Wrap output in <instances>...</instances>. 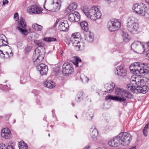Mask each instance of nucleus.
Masks as SVG:
<instances>
[{
    "mask_svg": "<svg viewBox=\"0 0 149 149\" xmlns=\"http://www.w3.org/2000/svg\"><path fill=\"white\" fill-rule=\"evenodd\" d=\"M132 140V136L129 133L122 132L113 140H110L108 144L113 147H117L119 145L127 146L130 144Z\"/></svg>",
    "mask_w": 149,
    "mask_h": 149,
    "instance_id": "f257e3e1",
    "label": "nucleus"
},
{
    "mask_svg": "<svg viewBox=\"0 0 149 149\" xmlns=\"http://www.w3.org/2000/svg\"><path fill=\"white\" fill-rule=\"evenodd\" d=\"M115 93L119 96H113L111 95L106 96V100H114L123 102L125 101L126 98L131 99L133 97V95L130 92L123 88H117L116 89Z\"/></svg>",
    "mask_w": 149,
    "mask_h": 149,
    "instance_id": "f03ea898",
    "label": "nucleus"
},
{
    "mask_svg": "<svg viewBox=\"0 0 149 149\" xmlns=\"http://www.w3.org/2000/svg\"><path fill=\"white\" fill-rule=\"evenodd\" d=\"M148 68L146 65L140 62H135L132 64L130 66V69L131 72L139 76L143 74L148 73Z\"/></svg>",
    "mask_w": 149,
    "mask_h": 149,
    "instance_id": "7ed1b4c3",
    "label": "nucleus"
},
{
    "mask_svg": "<svg viewBox=\"0 0 149 149\" xmlns=\"http://www.w3.org/2000/svg\"><path fill=\"white\" fill-rule=\"evenodd\" d=\"M87 8L84 7L82 10L87 17L94 21L101 18V13L97 7L96 6L92 7L88 10H87Z\"/></svg>",
    "mask_w": 149,
    "mask_h": 149,
    "instance_id": "20e7f679",
    "label": "nucleus"
},
{
    "mask_svg": "<svg viewBox=\"0 0 149 149\" xmlns=\"http://www.w3.org/2000/svg\"><path fill=\"white\" fill-rule=\"evenodd\" d=\"M61 3L60 0H46L43 7L46 10L53 12L58 11L60 9Z\"/></svg>",
    "mask_w": 149,
    "mask_h": 149,
    "instance_id": "39448f33",
    "label": "nucleus"
},
{
    "mask_svg": "<svg viewBox=\"0 0 149 149\" xmlns=\"http://www.w3.org/2000/svg\"><path fill=\"white\" fill-rule=\"evenodd\" d=\"M145 45L146 43L145 42L135 41L131 45V48L133 50H136L137 53L141 54L146 52Z\"/></svg>",
    "mask_w": 149,
    "mask_h": 149,
    "instance_id": "423d86ee",
    "label": "nucleus"
},
{
    "mask_svg": "<svg viewBox=\"0 0 149 149\" xmlns=\"http://www.w3.org/2000/svg\"><path fill=\"white\" fill-rule=\"evenodd\" d=\"M128 30L131 33L135 34L138 33L139 28V24L135 21V19L132 18L127 22Z\"/></svg>",
    "mask_w": 149,
    "mask_h": 149,
    "instance_id": "0eeeda50",
    "label": "nucleus"
},
{
    "mask_svg": "<svg viewBox=\"0 0 149 149\" xmlns=\"http://www.w3.org/2000/svg\"><path fill=\"white\" fill-rule=\"evenodd\" d=\"M149 80L145 78L143 79H140L138 77H132L131 79V84L128 85H133L136 87L143 86H147Z\"/></svg>",
    "mask_w": 149,
    "mask_h": 149,
    "instance_id": "6e6552de",
    "label": "nucleus"
},
{
    "mask_svg": "<svg viewBox=\"0 0 149 149\" xmlns=\"http://www.w3.org/2000/svg\"><path fill=\"white\" fill-rule=\"evenodd\" d=\"M133 10L136 13L144 15L146 18H149V11L148 13H145V9L143 7V4H139L137 3L134 5L132 8Z\"/></svg>",
    "mask_w": 149,
    "mask_h": 149,
    "instance_id": "1a4fd4ad",
    "label": "nucleus"
},
{
    "mask_svg": "<svg viewBox=\"0 0 149 149\" xmlns=\"http://www.w3.org/2000/svg\"><path fill=\"white\" fill-rule=\"evenodd\" d=\"M121 26V23L117 19H112L108 23L107 27L111 32L115 31L119 29Z\"/></svg>",
    "mask_w": 149,
    "mask_h": 149,
    "instance_id": "9d476101",
    "label": "nucleus"
},
{
    "mask_svg": "<svg viewBox=\"0 0 149 149\" xmlns=\"http://www.w3.org/2000/svg\"><path fill=\"white\" fill-rule=\"evenodd\" d=\"M128 90H130L133 93H145L148 90V88L147 86H143L136 87L133 85H127Z\"/></svg>",
    "mask_w": 149,
    "mask_h": 149,
    "instance_id": "9b49d317",
    "label": "nucleus"
},
{
    "mask_svg": "<svg viewBox=\"0 0 149 149\" xmlns=\"http://www.w3.org/2000/svg\"><path fill=\"white\" fill-rule=\"evenodd\" d=\"M40 51L38 48L35 50V54L33 56V62L35 65L39 64L44 58L43 56L40 54Z\"/></svg>",
    "mask_w": 149,
    "mask_h": 149,
    "instance_id": "f8f14e48",
    "label": "nucleus"
},
{
    "mask_svg": "<svg viewBox=\"0 0 149 149\" xmlns=\"http://www.w3.org/2000/svg\"><path fill=\"white\" fill-rule=\"evenodd\" d=\"M74 72L72 64L66 63L63 65L62 72L63 74H71Z\"/></svg>",
    "mask_w": 149,
    "mask_h": 149,
    "instance_id": "ddd939ff",
    "label": "nucleus"
},
{
    "mask_svg": "<svg viewBox=\"0 0 149 149\" xmlns=\"http://www.w3.org/2000/svg\"><path fill=\"white\" fill-rule=\"evenodd\" d=\"M27 12L30 14H38L42 11L41 8L36 5H32L29 6L27 9Z\"/></svg>",
    "mask_w": 149,
    "mask_h": 149,
    "instance_id": "4468645a",
    "label": "nucleus"
},
{
    "mask_svg": "<svg viewBox=\"0 0 149 149\" xmlns=\"http://www.w3.org/2000/svg\"><path fill=\"white\" fill-rule=\"evenodd\" d=\"M37 70L40 72L42 75H46L48 71V67L45 65L41 63L37 66Z\"/></svg>",
    "mask_w": 149,
    "mask_h": 149,
    "instance_id": "2eb2a0df",
    "label": "nucleus"
},
{
    "mask_svg": "<svg viewBox=\"0 0 149 149\" xmlns=\"http://www.w3.org/2000/svg\"><path fill=\"white\" fill-rule=\"evenodd\" d=\"M114 73L116 74L121 77H124L126 75L125 70L122 66H117L116 68Z\"/></svg>",
    "mask_w": 149,
    "mask_h": 149,
    "instance_id": "dca6fc26",
    "label": "nucleus"
},
{
    "mask_svg": "<svg viewBox=\"0 0 149 149\" xmlns=\"http://www.w3.org/2000/svg\"><path fill=\"white\" fill-rule=\"evenodd\" d=\"M68 24L67 21L62 20L59 24L58 29L61 31H66L68 30Z\"/></svg>",
    "mask_w": 149,
    "mask_h": 149,
    "instance_id": "f3484780",
    "label": "nucleus"
},
{
    "mask_svg": "<svg viewBox=\"0 0 149 149\" xmlns=\"http://www.w3.org/2000/svg\"><path fill=\"white\" fill-rule=\"evenodd\" d=\"M11 132L9 129L7 128L3 129L1 132L2 136L5 139H8L10 136Z\"/></svg>",
    "mask_w": 149,
    "mask_h": 149,
    "instance_id": "a211bd4d",
    "label": "nucleus"
},
{
    "mask_svg": "<svg viewBox=\"0 0 149 149\" xmlns=\"http://www.w3.org/2000/svg\"><path fill=\"white\" fill-rule=\"evenodd\" d=\"M71 41L72 43L74 46L76 48L77 50H79L83 47L84 44L82 42H80L79 40H77L73 39L71 40Z\"/></svg>",
    "mask_w": 149,
    "mask_h": 149,
    "instance_id": "6ab92c4d",
    "label": "nucleus"
},
{
    "mask_svg": "<svg viewBox=\"0 0 149 149\" xmlns=\"http://www.w3.org/2000/svg\"><path fill=\"white\" fill-rule=\"evenodd\" d=\"M90 131L92 138L94 140L96 139L98 135V131L95 127L93 126L90 129Z\"/></svg>",
    "mask_w": 149,
    "mask_h": 149,
    "instance_id": "aec40b11",
    "label": "nucleus"
},
{
    "mask_svg": "<svg viewBox=\"0 0 149 149\" xmlns=\"http://www.w3.org/2000/svg\"><path fill=\"white\" fill-rule=\"evenodd\" d=\"M115 86V84L113 83H111L110 84H105V88L107 89V90L105 91L104 92L109 93L112 92Z\"/></svg>",
    "mask_w": 149,
    "mask_h": 149,
    "instance_id": "412c9836",
    "label": "nucleus"
},
{
    "mask_svg": "<svg viewBox=\"0 0 149 149\" xmlns=\"http://www.w3.org/2000/svg\"><path fill=\"white\" fill-rule=\"evenodd\" d=\"M44 85L49 88H52L55 86V83L50 80H47L44 82Z\"/></svg>",
    "mask_w": 149,
    "mask_h": 149,
    "instance_id": "4be33fe9",
    "label": "nucleus"
},
{
    "mask_svg": "<svg viewBox=\"0 0 149 149\" xmlns=\"http://www.w3.org/2000/svg\"><path fill=\"white\" fill-rule=\"evenodd\" d=\"M8 44L5 36L3 34H0V46L7 45Z\"/></svg>",
    "mask_w": 149,
    "mask_h": 149,
    "instance_id": "5701e85b",
    "label": "nucleus"
},
{
    "mask_svg": "<svg viewBox=\"0 0 149 149\" xmlns=\"http://www.w3.org/2000/svg\"><path fill=\"white\" fill-rule=\"evenodd\" d=\"M77 5L76 3L73 2L67 8L66 10L70 11H73L75 10L77 7Z\"/></svg>",
    "mask_w": 149,
    "mask_h": 149,
    "instance_id": "b1692460",
    "label": "nucleus"
},
{
    "mask_svg": "<svg viewBox=\"0 0 149 149\" xmlns=\"http://www.w3.org/2000/svg\"><path fill=\"white\" fill-rule=\"evenodd\" d=\"M18 25L19 27L23 29H25L26 27L25 20L22 17L20 18L19 20L18 21Z\"/></svg>",
    "mask_w": 149,
    "mask_h": 149,
    "instance_id": "393cba45",
    "label": "nucleus"
},
{
    "mask_svg": "<svg viewBox=\"0 0 149 149\" xmlns=\"http://www.w3.org/2000/svg\"><path fill=\"white\" fill-rule=\"evenodd\" d=\"M94 36L93 33L89 32L85 36V39L88 42H92L93 41Z\"/></svg>",
    "mask_w": 149,
    "mask_h": 149,
    "instance_id": "a878e982",
    "label": "nucleus"
},
{
    "mask_svg": "<svg viewBox=\"0 0 149 149\" xmlns=\"http://www.w3.org/2000/svg\"><path fill=\"white\" fill-rule=\"evenodd\" d=\"M80 25L81 29L85 31H88V24L86 21H83L80 22Z\"/></svg>",
    "mask_w": 149,
    "mask_h": 149,
    "instance_id": "bb28decb",
    "label": "nucleus"
},
{
    "mask_svg": "<svg viewBox=\"0 0 149 149\" xmlns=\"http://www.w3.org/2000/svg\"><path fill=\"white\" fill-rule=\"evenodd\" d=\"M19 149H27L28 146L26 144L24 141H21L19 142Z\"/></svg>",
    "mask_w": 149,
    "mask_h": 149,
    "instance_id": "cd10ccee",
    "label": "nucleus"
},
{
    "mask_svg": "<svg viewBox=\"0 0 149 149\" xmlns=\"http://www.w3.org/2000/svg\"><path fill=\"white\" fill-rule=\"evenodd\" d=\"M32 27L35 30L37 31H41L43 29V27L42 26L37 23L33 24L32 25Z\"/></svg>",
    "mask_w": 149,
    "mask_h": 149,
    "instance_id": "c85d7f7f",
    "label": "nucleus"
},
{
    "mask_svg": "<svg viewBox=\"0 0 149 149\" xmlns=\"http://www.w3.org/2000/svg\"><path fill=\"white\" fill-rule=\"evenodd\" d=\"M149 126V123L146 124L143 130V134L145 136H147Z\"/></svg>",
    "mask_w": 149,
    "mask_h": 149,
    "instance_id": "c756f323",
    "label": "nucleus"
},
{
    "mask_svg": "<svg viewBox=\"0 0 149 149\" xmlns=\"http://www.w3.org/2000/svg\"><path fill=\"white\" fill-rule=\"evenodd\" d=\"M80 36V34L79 33L76 32L73 33L71 37L70 38L71 40L75 39H78V38Z\"/></svg>",
    "mask_w": 149,
    "mask_h": 149,
    "instance_id": "7c9ffc66",
    "label": "nucleus"
},
{
    "mask_svg": "<svg viewBox=\"0 0 149 149\" xmlns=\"http://www.w3.org/2000/svg\"><path fill=\"white\" fill-rule=\"evenodd\" d=\"M87 119L89 120H91L93 117V113L92 111H89L86 114Z\"/></svg>",
    "mask_w": 149,
    "mask_h": 149,
    "instance_id": "2f4dec72",
    "label": "nucleus"
},
{
    "mask_svg": "<svg viewBox=\"0 0 149 149\" xmlns=\"http://www.w3.org/2000/svg\"><path fill=\"white\" fill-rule=\"evenodd\" d=\"M43 40L47 42H51L54 41H56V39L54 38L47 37L44 38Z\"/></svg>",
    "mask_w": 149,
    "mask_h": 149,
    "instance_id": "473e14b6",
    "label": "nucleus"
},
{
    "mask_svg": "<svg viewBox=\"0 0 149 149\" xmlns=\"http://www.w3.org/2000/svg\"><path fill=\"white\" fill-rule=\"evenodd\" d=\"M74 59L75 61L73 62V63L76 67H77L78 66V64L81 62V60L78 57H75L74 58Z\"/></svg>",
    "mask_w": 149,
    "mask_h": 149,
    "instance_id": "72a5a7b5",
    "label": "nucleus"
},
{
    "mask_svg": "<svg viewBox=\"0 0 149 149\" xmlns=\"http://www.w3.org/2000/svg\"><path fill=\"white\" fill-rule=\"evenodd\" d=\"M16 29L18 30L20 32L22 33V34L25 36L28 33V32L26 30L22 29L19 27H17Z\"/></svg>",
    "mask_w": 149,
    "mask_h": 149,
    "instance_id": "f704fd0d",
    "label": "nucleus"
},
{
    "mask_svg": "<svg viewBox=\"0 0 149 149\" xmlns=\"http://www.w3.org/2000/svg\"><path fill=\"white\" fill-rule=\"evenodd\" d=\"M80 79L82 82H88L89 81V79L83 74L81 75Z\"/></svg>",
    "mask_w": 149,
    "mask_h": 149,
    "instance_id": "c9c22d12",
    "label": "nucleus"
},
{
    "mask_svg": "<svg viewBox=\"0 0 149 149\" xmlns=\"http://www.w3.org/2000/svg\"><path fill=\"white\" fill-rule=\"evenodd\" d=\"M84 94L82 92L79 93L77 95L78 99L77 101L78 102H80L81 99H83L84 97Z\"/></svg>",
    "mask_w": 149,
    "mask_h": 149,
    "instance_id": "e433bc0d",
    "label": "nucleus"
},
{
    "mask_svg": "<svg viewBox=\"0 0 149 149\" xmlns=\"http://www.w3.org/2000/svg\"><path fill=\"white\" fill-rule=\"evenodd\" d=\"M75 12L74 13H72L70 14L68 16V19L71 22H74V17L75 16Z\"/></svg>",
    "mask_w": 149,
    "mask_h": 149,
    "instance_id": "4c0bfd02",
    "label": "nucleus"
},
{
    "mask_svg": "<svg viewBox=\"0 0 149 149\" xmlns=\"http://www.w3.org/2000/svg\"><path fill=\"white\" fill-rule=\"evenodd\" d=\"M75 16L74 18V22L79 21L80 19V15L77 12H75Z\"/></svg>",
    "mask_w": 149,
    "mask_h": 149,
    "instance_id": "58836bf2",
    "label": "nucleus"
},
{
    "mask_svg": "<svg viewBox=\"0 0 149 149\" xmlns=\"http://www.w3.org/2000/svg\"><path fill=\"white\" fill-rule=\"evenodd\" d=\"M123 39L124 41L127 42L129 39L128 34L126 33H123L122 36Z\"/></svg>",
    "mask_w": 149,
    "mask_h": 149,
    "instance_id": "ea45409f",
    "label": "nucleus"
},
{
    "mask_svg": "<svg viewBox=\"0 0 149 149\" xmlns=\"http://www.w3.org/2000/svg\"><path fill=\"white\" fill-rule=\"evenodd\" d=\"M34 42L37 46L39 47H43L44 44L40 41L37 40H35Z\"/></svg>",
    "mask_w": 149,
    "mask_h": 149,
    "instance_id": "a19ab883",
    "label": "nucleus"
},
{
    "mask_svg": "<svg viewBox=\"0 0 149 149\" xmlns=\"http://www.w3.org/2000/svg\"><path fill=\"white\" fill-rule=\"evenodd\" d=\"M13 53L12 52L10 53V54L9 55L8 53V52H6L5 53V54H5V55H6V56H4L3 57L6 58H9L11 56H13Z\"/></svg>",
    "mask_w": 149,
    "mask_h": 149,
    "instance_id": "79ce46f5",
    "label": "nucleus"
},
{
    "mask_svg": "<svg viewBox=\"0 0 149 149\" xmlns=\"http://www.w3.org/2000/svg\"><path fill=\"white\" fill-rule=\"evenodd\" d=\"M31 48L30 47L27 46L25 47V50L26 54L29 52L31 50Z\"/></svg>",
    "mask_w": 149,
    "mask_h": 149,
    "instance_id": "37998d69",
    "label": "nucleus"
},
{
    "mask_svg": "<svg viewBox=\"0 0 149 149\" xmlns=\"http://www.w3.org/2000/svg\"><path fill=\"white\" fill-rule=\"evenodd\" d=\"M0 149H7L6 147L3 144H0Z\"/></svg>",
    "mask_w": 149,
    "mask_h": 149,
    "instance_id": "c03bdc74",
    "label": "nucleus"
},
{
    "mask_svg": "<svg viewBox=\"0 0 149 149\" xmlns=\"http://www.w3.org/2000/svg\"><path fill=\"white\" fill-rule=\"evenodd\" d=\"M7 149H14L13 148V146L11 145H8V147Z\"/></svg>",
    "mask_w": 149,
    "mask_h": 149,
    "instance_id": "a18cd8bd",
    "label": "nucleus"
},
{
    "mask_svg": "<svg viewBox=\"0 0 149 149\" xmlns=\"http://www.w3.org/2000/svg\"><path fill=\"white\" fill-rule=\"evenodd\" d=\"M8 0H3V5H4L6 3H8Z\"/></svg>",
    "mask_w": 149,
    "mask_h": 149,
    "instance_id": "49530a36",
    "label": "nucleus"
},
{
    "mask_svg": "<svg viewBox=\"0 0 149 149\" xmlns=\"http://www.w3.org/2000/svg\"><path fill=\"white\" fill-rule=\"evenodd\" d=\"M14 18L18 19V15L17 13H16L14 15Z\"/></svg>",
    "mask_w": 149,
    "mask_h": 149,
    "instance_id": "de8ad7c7",
    "label": "nucleus"
},
{
    "mask_svg": "<svg viewBox=\"0 0 149 149\" xmlns=\"http://www.w3.org/2000/svg\"><path fill=\"white\" fill-rule=\"evenodd\" d=\"M146 55L147 57L149 58V50H148L146 52Z\"/></svg>",
    "mask_w": 149,
    "mask_h": 149,
    "instance_id": "09e8293b",
    "label": "nucleus"
},
{
    "mask_svg": "<svg viewBox=\"0 0 149 149\" xmlns=\"http://www.w3.org/2000/svg\"><path fill=\"white\" fill-rule=\"evenodd\" d=\"M96 149H106L105 147H99L96 148Z\"/></svg>",
    "mask_w": 149,
    "mask_h": 149,
    "instance_id": "8fccbe9b",
    "label": "nucleus"
},
{
    "mask_svg": "<svg viewBox=\"0 0 149 149\" xmlns=\"http://www.w3.org/2000/svg\"><path fill=\"white\" fill-rule=\"evenodd\" d=\"M146 2L149 5V0H145Z\"/></svg>",
    "mask_w": 149,
    "mask_h": 149,
    "instance_id": "3c124183",
    "label": "nucleus"
},
{
    "mask_svg": "<svg viewBox=\"0 0 149 149\" xmlns=\"http://www.w3.org/2000/svg\"><path fill=\"white\" fill-rule=\"evenodd\" d=\"M0 52H1V54H2L3 55H5V54H4L2 52V51L0 50Z\"/></svg>",
    "mask_w": 149,
    "mask_h": 149,
    "instance_id": "603ef678",
    "label": "nucleus"
},
{
    "mask_svg": "<svg viewBox=\"0 0 149 149\" xmlns=\"http://www.w3.org/2000/svg\"><path fill=\"white\" fill-rule=\"evenodd\" d=\"M136 147H133L131 148H130L129 149H136Z\"/></svg>",
    "mask_w": 149,
    "mask_h": 149,
    "instance_id": "864d4df0",
    "label": "nucleus"
},
{
    "mask_svg": "<svg viewBox=\"0 0 149 149\" xmlns=\"http://www.w3.org/2000/svg\"><path fill=\"white\" fill-rule=\"evenodd\" d=\"M72 104L73 106H74V103H72Z\"/></svg>",
    "mask_w": 149,
    "mask_h": 149,
    "instance_id": "5fc2aeb1",
    "label": "nucleus"
},
{
    "mask_svg": "<svg viewBox=\"0 0 149 149\" xmlns=\"http://www.w3.org/2000/svg\"><path fill=\"white\" fill-rule=\"evenodd\" d=\"M48 136H49H49H50V134H49H49H48Z\"/></svg>",
    "mask_w": 149,
    "mask_h": 149,
    "instance_id": "6e6d98bb",
    "label": "nucleus"
},
{
    "mask_svg": "<svg viewBox=\"0 0 149 149\" xmlns=\"http://www.w3.org/2000/svg\"><path fill=\"white\" fill-rule=\"evenodd\" d=\"M148 73H149V67H148Z\"/></svg>",
    "mask_w": 149,
    "mask_h": 149,
    "instance_id": "4d7b16f0",
    "label": "nucleus"
},
{
    "mask_svg": "<svg viewBox=\"0 0 149 149\" xmlns=\"http://www.w3.org/2000/svg\"><path fill=\"white\" fill-rule=\"evenodd\" d=\"M2 86V84L0 85V87Z\"/></svg>",
    "mask_w": 149,
    "mask_h": 149,
    "instance_id": "13d9d810",
    "label": "nucleus"
},
{
    "mask_svg": "<svg viewBox=\"0 0 149 149\" xmlns=\"http://www.w3.org/2000/svg\"><path fill=\"white\" fill-rule=\"evenodd\" d=\"M75 117H76V118H77V116L76 115L75 116Z\"/></svg>",
    "mask_w": 149,
    "mask_h": 149,
    "instance_id": "bf43d9fd",
    "label": "nucleus"
},
{
    "mask_svg": "<svg viewBox=\"0 0 149 149\" xmlns=\"http://www.w3.org/2000/svg\"><path fill=\"white\" fill-rule=\"evenodd\" d=\"M11 116V115H9V116Z\"/></svg>",
    "mask_w": 149,
    "mask_h": 149,
    "instance_id": "052dcab7",
    "label": "nucleus"
},
{
    "mask_svg": "<svg viewBox=\"0 0 149 149\" xmlns=\"http://www.w3.org/2000/svg\"><path fill=\"white\" fill-rule=\"evenodd\" d=\"M15 120H14V123H15Z\"/></svg>",
    "mask_w": 149,
    "mask_h": 149,
    "instance_id": "680f3d73",
    "label": "nucleus"
},
{
    "mask_svg": "<svg viewBox=\"0 0 149 149\" xmlns=\"http://www.w3.org/2000/svg\"><path fill=\"white\" fill-rule=\"evenodd\" d=\"M7 86L6 85V86Z\"/></svg>",
    "mask_w": 149,
    "mask_h": 149,
    "instance_id": "e2e57ef3",
    "label": "nucleus"
}]
</instances>
